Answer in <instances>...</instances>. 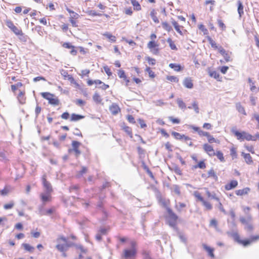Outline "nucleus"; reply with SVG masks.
Returning <instances> with one entry per match:
<instances>
[{
    "label": "nucleus",
    "mask_w": 259,
    "mask_h": 259,
    "mask_svg": "<svg viewBox=\"0 0 259 259\" xmlns=\"http://www.w3.org/2000/svg\"><path fill=\"white\" fill-rule=\"evenodd\" d=\"M87 168L85 167H82L81 170L79 171L78 177L79 178L80 177L82 176L84 174L87 172Z\"/></svg>",
    "instance_id": "obj_60"
},
{
    "label": "nucleus",
    "mask_w": 259,
    "mask_h": 259,
    "mask_svg": "<svg viewBox=\"0 0 259 259\" xmlns=\"http://www.w3.org/2000/svg\"><path fill=\"white\" fill-rule=\"evenodd\" d=\"M203 248L208 252V255L212 258H213L214 257V255L213 254V249L210 248V247L208 246L205 244H203L202 245Z\"/></svg>",
    "instance_id": "obj_20"
},
{
    "label": "nucleus",
    "mask_w": 259,
    "mask_h": 259,
    "mask_svg": "<svg viewBox=\"0 0 259 259\" xmlns=\"http://www.w3.org/2000/svg\"><path fill=\"white\" fill-rule=\"evenodd\" d=\"M157 45L155 44L154 41H150L148 42L147 46L148 48L150 49L154 48L156 47Z\"/></svg>",
    "instance_id": "obj_55"
},
{
    "label": "nucleus",
    "mask_w": 259,
    "mask_h": 259,
    "mask_svg": "<svg viewBox=\"0 0 259 259\" xmlns=\"http://www.w3.org/2000/svg\"><path fill=\"white\" fill-rule=\"evenodd\" d=\"M208 177H212L215 181H217L218 179V177L217 176L216 174L214 172L213 169H211L208 171Z\"/></svg>",
    "instance_id": "obj_30"
},
{
    "label": "nucleus",
    "mask_w": 259,
    "mask_h": 259,
    "mask_svg": "<svg viewBox=\"0 0 259 259\" xmlns=\"http://www.w3.org/2000/svg\"><path fill=\"white\" fill-rule=\"evenodd\" d=\"M186 204L185 203L180 202H177L176 201L175 208L179 213L183 211V209L186 207Z\"/></svg>",
    "instance_id": "obj_16"
},
{
    "label": "nucleus",
    "mask_w": 259,
    "mask_h": 259,
    "mask_svg": "<svg viewBox=\"0 0 259 259\" xmlns=\"http://www.w3.org/2000/svg\"><path fill=\"white\" fill-rule=\"evenodd\" d=\"M202 203L203 205L206 208L207 210H211L212 208L211 204L209 202L204 200V201Z\"/></svg>",
    "instance_id": "obj_41"
},
{
    "label": "nucleus",
    "mask_w": 259,
    "mask_h": 259,
    "mask_svg": "<svg viewBox=\"0 0 259 259\" xmlns=\"http://www.w3.org/2000/svg\"><path fill=\"white\" fill-rule=\"evenodd\" d=\"M248 82L250 83V90L251 91H253L256 89V87L254 85V82H253L250 78H248Z\"/></svg>",
    "instance_id": "obj_48"
},
{
    "label": "nucleus",
    "mask_w": 259,
    "mask_h": 259,
    "mask_svg": "<svg viewBox=\"0 0 259 259\" xmlns=\"http://www.w3.org/2000/svg\"><path fill=\"white\" fill-rule=\"evenodd\" d=\"M194 195L195 196V197L196 198H197V199L198 200H199L201 202L204 201V199H203V198L201 196V195L198 192H197V191L195 192L194 193Z\"/></svg>",
    "instance_id": "obj_45"
},
{
    "label": "nucleus",
    "mask_w": 259,
    "mask_h": 259,
    "mask_svg": "<svg viewBox=\"0 0 259 259\" xmlns=\"http://www.w3.org/2000/svg\"><path fill=\"white\" fill-rule=\"evenodd\" d=\"M171 23L173 25V26H174L176 30L181 35H182V31L180 29V25L178 24V23L175 21L174 20V19H172V21H171Z\"/></svg>",
    "instance_id": "obj_23"
},
{
    "label": "nucleus",
    "mask_w": 259,
    "mask_h": 259,
    "mask_svg": "<svg viewBox=\"0 0 259 259\" xmlns=\"http://www.w3.org/2000/svg\"><path fill=\"white\" fill-rule=\"evenodd\" d=\"M177 102L179 107L182 109H185L186 108L185 103L183 101V100L181 99L178 98L177 100Z\"/></svg>",
    "instance_id": "obj_35"
},
{
    "label": "nucleus",
    "mask_w": 259,
    "mask_h": 259,
    "mask_svg": "<svg viewBox=\"0 0 259 259\" xmlns=\"http://www.w3.org/2000/svg\"><path fill=\"white\" fill-rule=\"evenodd\" d=\"M94 101L97 103H100L102 101V99L97 93H95L93 97Z\"/></svg>",
    "instance_id": "obj_29"
},
{
    "label": "nucleus",
    "mask_w": 259,
    "mask_h": 259,
    "mask_svg": "<svg viewBox=\"0 0 259 259\" xmlns=\"http://www.w3.org/2000/svg\"><path fill=\"white\" fill-rule=\"evenodd\" d=\"M238 185V182L236 180H232L229 184L225 185V189L226 190H230L235 188Z\"/></svg>",
    "instance_id": "obj_14"
},
{
    "label": "nucleus",
    "mask_w": 259,
    "mask_h": 259,
    "mask_svg": "<svg viewBox=\"0 0 259 259\" xmlns=\"http://www.w3.org/2000/svg\"><path fill=\"white\" fill-rule=\"evenodd\" d=\"M51 193H48L47 192H45L40 194V197L44 204H45L47 202L50 201L51 197Z\"/></svg>",
    "instance_id": "obj_10"
},
{
    "label": "nucleus",
    "mask_w": 259,
    "mask_h": 259,
    "mask_svg": "<svg viewBox=\"0 0 259 259\" xmlns=\"http://www.w3.org/2000/svg\"><path fill=\"white\" fill-rule=\"evenodd\" d=\"M215 155L217 156L218 158L221 161L223 162L225 161L223 154L221 151H218Z\"/></svg>",
    "instance_id": "obj_46"
},
{
    "label": "nucleus",
    "mask_w": 259,
    "mask_h": 259,
    "mask_svg": "<svg viewBox=\"0 0 259 259\" xmlns=\"http://www.w3.org/2000/svg\"><path fill=\"white\" fill-rule=\"evenodd\" d=\"M61 241H63L64 243H66V245L68 249L70 247L76 245L74 243L68 241L67 239L63 236H60L58 237L57 239V243H61Z\"/></svg>",
    "instance_id": "obj_9"
},
{
    "label": "nucleus",
    "mask_w": 259,
    "mask_h": 259,
    "mask_svg": "<svg viewBox=\"0 0 259 259\" xmlns=\"http://www.w3.org/2000/svg\"><path fill=\"white\" fill-rule=\"evenodd\" d=\"M104 69L106 74L109 76H111L112 73L108 66H106L104 67Z\"/></svg>",
    "instance_id": "obj_58"
},
{
    "label": "nucleus",
    "mask_w": 259,
    "mask_h": 259,
    "mask_svg": "<svg viewBox=\"0 0 259 259\" xmlns=\"http://www.w3.org/2000/svg\"><path fill=\"white\" fill-rule=\"evenodd\" d=\"M237 6H238V8H237L238 13L240 17H241L244 14V11H243L244 7H243L242 3L240 0H238L237 1Z\"/></svg>",
    "instance_id": "obj_18"
},
{
    "label": "nucleus",
    "mask_w": 259,
    "mask_h": 259,
    "mask_svg": "<svg viewBox=\"0 0 259 259\" xmlns=\"http://www.w3.org/2000/svg\"><path fill=\"white\" fill-rule=\"evenodd\" d=\"M109 110L113 115H116L120 111V109L116 104L113 103L110 106Z\"/></svg>",
    "instance_id": "obj_12"
},
{
    "label": "nucleus",
    "mask_w": 259,
    "mask_h": 259,
    "mask_svg": "<svg viewBox=\"0 0 259 259\" xmlns=\"http://www.w3.org/2000/svg\"><path fill=\"white\" fill-rule=\"evenodd\" d=\"M138 121L141 128H144L147 126V125L145 123L144 120L142 119H139Z\"/></svg>",
    "instance_id": "obj_61"
},
{
    "label": "nucleus",
    "mask_w": 259,
    "mask_h": 259,
    "mask_svg": "<svg viewBox=\"0 0 259 259\" xmlns=\"http://www.w3.org/2000/svg\"><path fill=\"white\" fill-rule=\"evenodd\" d=\"M137 253V249H125L124 250L123 256L125 258L134 257Z\"/></svg>",
    "instance_id": "obj_8"
},
{
    "label": "nucleus",
    "mask_w": 259,
    "mask_h": 259,
    "mask_svg": "<svg viewBox=\"0 0 259 259\" xmlns=\"http://www.w3.org/2000/svg\"><path fill=\"white\" fill-rule=\"evenodd\" d=\"M167 42L169 44V47L171 50H177V48L172 39L170 38H168L167 39Z\"/></svg>",
    "instance_id": "obj_32"
},
{
    "label": "nucleus",
    "mask_w": 259,
    "mask_h": 259,
    "mask_svg": "<svg viewBox=\"0 0 259 259\" xmlns=\"http://www.w3.org/2000/svg\"><path fill=\"white\" fill-rule=\"evenodd\" d=\"M41 96L46 99V100H49V99L50 98H51L52 97H54V95L50 93H48V92H44V93H41Z\"/></svg>",
    "instance_id": "obj_31"
},
{
    "label": "nucleus",
    "mask_w": 259,
    "mask_h": 259,
    "mask_svg": "<svg viewBox=\"0 0 259 259\" xmlns=\"http://www.w3.org/2000/svg\"><path fill=\"white\" fill-rule=\"evenodd\" d=\"M206 195L209 198L213 199L217 201H219L220 199L217 196L215 193H211L209 191H206Z\"/></svg>",
    "instance_id": "obj_28"
},
{
    "label": "nucleus",
    "mask_w": 259,
    "mask_h": 259,
    "mask_svg": "<svg viewBox=\"0 0 259 259\" xmlns=\"http://www.w3.org/2000/svg\"><path fill=\"white\" fill-rule=\"evenodd\" d=\"M192 108L194 109V111L196 113L199 112V109L198 106V103L196 101H194L192 103Z\"/></svg>",
    "instance_id": "obj_47"
},
{
    "label": "nucleus",
    "mask_w": 259,
    "mask_h": 259,
    "mask_svg": "<svg viewBox=\"0 0 259 259\" xmlns=\"http://www.w3.org/2000/svg\"><path fill=\"white\" fill-rule=\"evenodd\" d=\"M42 182L43 186L45 189V192L51 193L53 191L51 183L47 181L46 175H43L42 177Z\"/></svg>",
    "instance_id": "obj_6"
},
{
    "label": "nucleus",
    "mask_w": 259,
    "mask_h": 259,
    "mask_svg": "<svg viewBox=\"0 0 259 259\" xmlns=\"http://www.w3.org/2000/svg\"><path fill=\"white\" fill-rule=\"evenodd\" d=\"M166 210L168 214V224L170 226L174 227L176 225V222L178 217L169 207H166Z\"/></svg>",
    "instance_id": "obj_3"
},
{
    "label": "nucleus",
    "mask_w": 259,
    "mask_h": 259,
    "mask_svg": "<svg viewBox=\"0 0 259 259\" xmlns=\"http://www.w3.org/2000/svg\"><path fill=\"white\" fill-rule=\"evenodd\" d=\"M218 24L219 26L221 28H222V30L225 29L226 26L221 20H220V19L218 20Z\"/></svg>",
    "instance_id": "obj_56"
},
{
    "label": "nucleus",
    "mask_w": 259,
    "mask_h": 259,
    "mask_svg": "<svg viewBox=\"0 0 259 259\" xmlns=\"http://www.w3.org/2000/svg\"><path fill=\"white\" fill-rule=\"evenodd\" d=\"M171 135L175 138V139L177 140H182L183 141L191 140V139L190 137L186 136L184 135H181L180 133H177L176 132H172L171 133Z\"/></svg>",
    "instance_id": "obj_7"
},
{
    "label": "nucleus",
    "mask_w": 259,
    "mask_h": 259,
    "mask_svg": "<svg viewBox=\"0 0 259 259\" xmlns=\"http://www.w3.org/2000/svg\"><path fill=\"white\" fill-rule=\"evenodd\" d=\"M56 248L60 252H65L68 250L65 243L63 244L58 243L56 246Z\"/></svg>",
    "instance_id": "obj_19"
},
{
    "label": "nucleus",
    "mask_w": 259,
    "mask_h": 259,
    "mask_svg": "<svg viewBox=\"0 0 259 259\" xmlns=\"http://www.w3.org/2000/svg\"><path fill=\"white\" fill-rule=\"evenodd\" d=\"M229 235L231 236L235 241L237 242L239 244H242L244 246L249 245L252 242H255L259 240V235L252 236L248 240H241L239 235L236 232H228Z\"/></svg>",
    "instance_id": "obj_1"
},
{
    "label": "nucleus",
    "mask_w": 259,
    "mask_h": 259,
    "mask_svg": "<svg viewBox=\"0 0 259 259\" xmlns=\"http://www.w3.org/2000/svg\"><path fill=\"white\" fill-rule=\"evenodd\" d=\"M146 71L149 74V75L151 78H154L155 77L154 72L152 71L149 67H147L146 69Z\"/></svg>",
    "instance_id": "obj_50"
},
{
    "label": "nucleus",
    "mask_w": 259,
    "mask_h": 259,
    "mask_svg": "<svg viewBox=\"0 0 259 259\" xmlns=\"http://www.w3.org/2000/svg\"><path fill=\"white\" fill-rule=\"evenodd\" d=\"M41 108L40 107L38 106H37L35 108V115H36V117H37L39 114L41 112Z\"/></svg>",
    "instance_id": "obj_62"
},
{
    "label": "nucleus",
    "mask_w": 259,
    "mask_h": 259,
    "mask_svg": "<svg viewBox=\"0 0 259 259\" xmlns=\"http://www.w3.org/2000/svg\"><path fill=\"white\" fill-rule=\"evenodd\" d=\"M206 167V165H205V163L203 161H200L197 165H195L194 166V167L195 168H197L198 167L201 168V169H204V168H205Z\"/></svg>",
    "instance_id": "obj_44"
},
{
    "label": "nucleus",
    "mask_w": 259,
    "mask_h": 259,
    "mask_svg": "<svg viewBox=\"0 0 259 259\" xmlns=\"http://www.w3.org/2000/svg\"><path fill=\"white\" fill-rule=\"evenodd\" d=\"M122 129L124 131L125 133H127L131 138L132 137V129L131 127L126 126L125 125L122 126Z\"/></svg>",
    "instance_id": "obj_33"
},
{
    "label": "nucleus",
    "mask_w": 259,
    "mask_h": 259,
    "mask_svg": "<svg viewBox=\"0 0 259 259\" xmlns=\"http://www.w3.org/2000/svg\"><path fill=\"white\" fill-rule=\"evenodd\" d=\"M231 132L234 134L235 136L236 137L237 139L240 141H244V140L247 141L256 140L255 137L245 131L239 132L235 129H232Z\"/></svg>",
    "instance_id": "obj_2"
},
{
    "label": "nucleus",
    "mask_w": 259,
    "mask_h": 259,
    "mask_svg": "<svg viewBox=\"0 0 259 259\" xmlns=\"http://www.w3.org/2000/svg\"><path fill=\"white\" fill-rule=\"evenodd\" d=\"M23 246L25 250L29 252H33L34 249L33 247L27 243L23 244Z\"/></svg>",
    "instance_id": "obj_39"
},
{
    "label": "nucleus",
    "mask_w": 259,
    "mask_h": 259,
    "mask_svg": "<svg viewBox=\"0 0 259 259\" xmlns=\"http://www.w3.org/2000/svg\"><path fill=\"white\" fill-rule=\"evenodd\" d=\"M118 75L121 78H123L124 79H126V76L125 75V72L122 70H118Z\"/></svg>",
    "instance_id": "obj_49"
},
{
    "label": "nucleus",
    "mask_w": 259,
    "mask_h": 259,
    "mask_svg": "<svg viewBox=\"0 0 259 259\" xmlns=\"http://www.w3.org/2000/svg\"><path fill=\"white\" fill-rule=\"evenodd\" d=\"M14 205V203L13 201L10 202L9 203L6 204L4 206V208L5 209H9L12 208Z\"/></svg>",
    "instance_id": "obj_52"
},
{
    "label": "nucleus",
    "mask_w": 259,
    "mask_h": 259,
    "mask_svg": "<svg viewBox=\"0 0 259 259\" xmlns=\"http://www.w3.org/2000/svg\"><path fill=\"white\" fill-rule=\"evenodd\" d=\"M236 109L238 111L244 115H246L244 108L241 105L240 103H238L236 105Z\"/></svg>",
    "instance_id": "obj_25"
},
{
    "label": "nucleus",
    "mask_w": 259,
    "mask_h": 259,
    "mask_svg": "<svg viewBox=\"0 0 259 259\" xmlns=\"http://www.w3.org/2000/svg\"><path fill=\"white\" fill-rule=\"evenodd\" d=\"M173 190L174 192L178 195H180L181 194L180 188L178 185H174L173 187Z\"/></svg>",
    "instance_id": "obj_51"
},
{
    "label": "nucleus",
    "mask_w": 259,
    "mask_h": 259,
    "mask_svg": "<svg viewBox=\"0 0 259 259\" xmlns=\"http://www.w3.org/2000/svg\"><path fill=\"white\" fill-rule=\"evenodd\" d=\"M198 27L199 29L204 33V34H206L208 33L207 29L205 28L203 24L199 25Z\"/></svg>",
    "instance_id": "obj_54"
},
{
    "label": "nucleus",
    "mask_w": 259,
    "mask_h": 259,
    "mask_svg": "<svg viewBox=\"0 0 259 259\" xmlns=\"http://www.w3.org/2000/svg\"><path fill=\"white\" fill-rule=\"evenodd\" d=\"M49 103L50 104L57 106L59 104V100L57 98H54V97H52L49 99Z\"/></svg>",
    "instance_id": "obj_27"
},
{
    "label": "nucleus",
    "mask_w": 259,
    "mask_h": 259,
    "mask_svg": "<svg viewBox=\"0 0 259 259\" xmlns=\"http://www.w3.org/2000/svg\"><path fill=\"white\" fill-rule=\"evenodd\" d=\"M169 67L172 69H173L175 71H180L181 70L182 68L180 65L175 64V63H170L169 64Z\"/></svg>",
    "instance_id": "obj_24"
},
{
    "label": "nucleus",
    "mask_w": 259,
    "mask_h": 259,
    "mask_svg": "<svg viewBox=\"0 0 259 259\" xmlns=\"http://www.w3.org/2000/svg\"><path fill=\"white\" fill-rule=\"evenodd\" d=\"M103 35L107 38H109L110 40L112 42H115L116 41L115 37L109 32H106Z\"/></svg>",
    "instance_id": "obj_38"
},
{
    "label": "nucleus",
    "mask_w": 259,
    "mask_h": 259,
    "mask_svg": "<svg viewBox=\"0 0 259 259\" xmlns=\"http://www.w3.org/2000/svg\"><path fill=\"white\" fill-rule=\"evenodd\" d=\"M153 102L155 103V105L157 106H161L165 104V103L163 102L162 100H157L156 101H154Z\"/></svg>",
    "instance_id": "obj_59"
},
{
    "label": "nucleus",
    "mask_w": 259,
    "mask_h": 259,
    "mask_svg": "<svg viewBox=\"0 0 259 259\" xmlns=\"http://www.w3.org/2000/svg\"><path fill=\"white\" fill-rule=\"evenodd\" d=\"M250 191L248 187H246L243 189L236 190L235 194L238 196H243L247 194Z\"/></svg>",
    "instance_id": "obj_15"
},
{
    "label": "nucleus",
    "mask_w": 259,
    "mask_h": 259,
    "mask_svg": "<svg viewBox=\"0 0 259 259\" xmlns=\"http://www.w3.org/2000/svg\"><path fill=\"white\" fill-rule=\"evenodd\" d=\"M146 60L148 62L149 64L154 65L156 63V60L152 58H150V57H146Z\"/></svg>",
    "instance_id": "obj_53"
},
{
    "label": "nucleus",
    "mask_w": 259,
    "mask_h": 259,
    "mask_svg": "<svg viewBox=\"0 0 259 259\" xmlns=\"http://www.w3.org/2000/svg\"><path fill=\"white\" fill-rule=\"evenodd\" d=\"M207 40H208L209 44L211 45L212 48H213L215 49H217L218 48L215 42L210 36H207Z\"/></svg>",
    "instance_id": "obj_34"
},
{
    "label": "nucleus",
    "mask_w": 259,
    "mask_h": 259,
    "mask_svg": "<svg viewBox=\"0 0 259 259\" xmlns=\"http://www.w3.org/2000/svg\"><path fill=\"white\" fill-rule=\"evenodd\" d=\"M155 14V10H153L150 12V16L154 22L158 23H159V20L158 18L156 16Z\"/></svg>",
    "instance_id": "obj_36"
},
{
    "label": "nucleus",
    "mask_w": 259,
    "mask_h": 259,
    "mask_svg": "<svg viewBox=\"0 0 259 259\" xmlns=\"http://www.w3.org/2000/svg\"><path fill=\"white\" fill-rule=\"evenodd\" d=\"M162 28L166 30L167 32H170L172 30L171 26L166 22H162Z\"/></svg>",
    "instance_id": "obj_26"
},
{
    "label": "nucleus",
    "mask_w": 259,
    "mask_h": 259,
    "mask_svg": "<svg viewBox=\"0 0 259 259\" xmlns=\"http://www.w3.org/2000/svg\"><path fill=\"white\" fill-rule=\"evenodd\" d=\"M241 155L244 158L245 161L246 162V163H247L248 164H251L253 162L252 160V157L249 154L245 153L244 152H242Z\"/></svg>",
    "instance_id": "obj_17"
},
{
    "label": "nucleus",
    "mask_w": 259,
    "mask_h": 259,
    "mask_svg": "<svg viewBox=\"0 0 259 259\" xmlns=\"http://www.w3.org/2000/svg\"><path fill=\"white\" fill-rule=\"evenodd\" d=\"M166 78L171 82H178L179 81V78L175 76H167Z\"/></svg>",
    "instance_id": "obj_42"
},
{
    "label": "nucleus",
    "mask_w": 259,
    "mask_h": 259,
    "mask_svg": "<svg viewBox=\"0 0 259 259\" xmlns=\"http://www.w3.org/2000/svg\"><path fill=\"white\" fill-rule=\"evenodd\" d=\"M6 25L17 35H23L22 30L15 26L13 23L10 20H7L6 22Z\"/></svg>",
    "instance_id": "obj_5"
},
{
    "label": "nucleus",
    "mask_w": 259,
    "mask_h": 259,
    "mask_svg": "<svg viewBox=\"0 0 259 259\" xmlns=\"http://www.w3.org/2000/svg\"><path fill=\"white\" fill-rule=\"evenodd\" d=\"M18 99L21 104H23L25 102V99L24 98V93L22 91L19 92V94L18 96Z\"/></svg>",
    "instance_id": "obj_37"
},
{
    "label": "nucleus",
    "mask_w": 259,
    "mask_h": 259,
    "mask_svg": "<svg viewBox=\"0 0 259 259\" xmlns=\"http://www.w3.org/2000/svg\"><path fill=\"white\" fill-rule=\"evenodd\" d=\"M134 7V9L136 11H139L141 9V5L136 0H130Z\"/></svg>",
    "instance_id": "obj_22"
},
{
    "label": "nucleus",
    "mask_w": 259,
    "mask_h": 259,
    "mask_svg": "<svg viewBox=\"0 0 259 259\" xmlns=\"http://www.w3.org/2000/svg\"><path fill=\"white\" fill-rule=\"evenodd\" d=\"M81 145V143L76 141L72 142V148L68 149L69 153L74 152L75 156L77 158L81 154V151L79 150V147Z\"/></svg>",
    "instance_id": "obj_4"
},
{
    "label": "nucleus",
    "mask_w": 259,
    "mask_h": 259,
    "mask_svg": "<svg viewBox=\"0 0 259 259\" xmlns=\"http://www.w3.org/2000/svg\"><path fill=\"white\" fill-rule=\"evenodd\" d=\"M203 149L204 151L209 155V156H213L215 155V152L214 151V150L213 149V147L208 144H204L203 146Z\"/></svg>",
    "instance_id": "obj_11"
},
{
    "label": "nucleus",
    "mask_w": 259,
    "mask_h": 259,
    "mask_svg": "<svg viewBox=\"0 0 259 259\" xmlns=\"http://www.w3.org/2000/svg\"><path fill=\"white\" fill-rule=\"evenodd\" d=\"M183 85L188 89H192L193 87V83L190 77H187L185 78L183 81Z\"/></svg>",
    "instance_id": "obj_13"
},
{
    "label": "nucleus",
    "mask_w": 259,
    "mask_h": 259,
    "mask_svg": "<svg viewBox=\"0 0 259 259\" xmlns=\"http://www.w3.org/2000/svg\"><path fill=\"white\" fill-rule=\"evenodd\" d=\"M209 75L210 77H213L215 79H218L220 77L219 74L215 71H209Z\"/></svg>",
    "instance_id": "obj_40"
},
{
    "label": "nucleus",
    "mask_w": 259,
    "mask_h": 259,
    "mask_svg": "<svg viewBox=\"0 0 259 259\" xmlns=\"http://www.w3.org/2000/svg\"><path fill=\"white\" fill-rule=\"evenodd\" d=\"M244 147L249 152L252 154L254 153V148L252 146L245 145Z\"/></svg>",
    "instance_id": "obj_57"
},
{
    "label": "nucleus",
    "mask_w": 259,
    "mask_h": 259,
    "mask_svg": "<svg viewBox=\"0 0 259 259\" xmlns=\"http://www.w3.org/2000/svg\"><path fill=\"white\" fill-rule=\"evenodd\" d=\"M210 226L213 227L216 230H218V222L216 220L212 219L210 222Z\"/></svg>",
    "instance_id": "obj_43"
},
{
    "label": "nucleus",
    "mask_w": 259,
    "mask_h": 259,
    "mask_svg": "<svg viewBox=\"0 0 259 259\" xmlns=\"http://www.w3.org/2000/svg\"><path fill=\"white\" fill-rule=\"evenodd\" d=\"M127 119L128 120V121L130 122V123H135V118L134 117L131 115H128L127 116Z\"/></svg>",
    "instance_id": "obj_63"
},
{
    "label": "nucleus",
    "mask_w": 259,
    "mask_h": 259,
    "mask_svg": "<svg viewBox=\"0 0 259 259\" xmlns=\"http://www.w3.org/2000/svg\"><path fill=\"white\" fill-rule=\"evenodd\" d=\"M61 117L64 119H68L69 117V114L68 112H65L61 115Z\"/></svg>",
    "instance_id": "obj_64"
},
{
    "label": "nucleus",
    "mask_w": 259,
    "mask_h": 259,
    "mask_svg": "<svg viewBox=\"0 0 259 259\" xmlns=\"http://www.w3.org/2000/svg\"><path fill=\"white\" fill-rule=\"evenodd\" d=\"M84 116L81 115L76 114L75 113L72 114L71 116L70 120L71 121H76L83 119Z\"/></svg>",
    "instance_id": "obj_21"
}]
</instances>
